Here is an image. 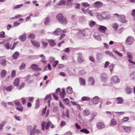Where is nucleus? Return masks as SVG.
Returning <instances> with one entry per match:
<instances>
[{"instance_id": "1", "label": "nucleus", "mask_w": 135, "mask_h": 135, "mask_svg": "<svg viewBox=\"0 0 135 135\" xmlns=\"http://www.w3.org/2000/svg\"><path fill=\"white\" fill-rule=\"evenodd\" d=\"M56 18L60 22L63 24H66L67 23V20L65 17H64L62 14H59L56 16Z\"/></svg>"}, {"instance_id": "2", "label": "nucleus", "mask_w": 135, "mask_h": 135, "mask_svg": "<svg viewBox=\"0 0 135 135\" xmlns=\"http://www.w3.org/2000/svg\"><path fill=\"white\" fill-rule=\"evenodd\" d=\"M101 17L104 19H108L110 18V16L109 13L103 12L101 15Z\"/></svg>"}, {"instance_id": "3", "label": "nucleus", "mask_w": 135, "mask_h": 135, "mask_svg": "<svg viewBox=\"0 0 135 135\" xmlns=\"http://www.w3.org/2000/svg\"><path fill=\"white\" fill-rule=\"evenodd\" d=\"M134 41V38L132 37L128 36L126 41V43L127 44L130 45L133 44Z\"/></svg>"}, {"instance_id": "4", "label": "nucleus", "mask_w": 135, "mask_h": 135, "mask_svg": "<svg viewBox=\"0 0 135 135\" xmlns=\"http://www.w3.org/2000/svg\"><path fill=\"white\" fill-rule=\"evenodd\" d=\"M99 27L98 28V30L102 33L105 32L107 30V28L105 26H104L98 25Z\"/></svg>"}, {"instance_id": "5", "label": "nucleus", "mask_w": 135, "mask_h": 135, "mask_svg": "<svg viewBox=\"0 0 135 135\" xmlns=\"http://www.w3.org/2000/svg\"><path fill=\"white\" fill-rule=\"evenodd\" d=\"M30 68L32 70H34L35 71L41 70V69L38 68V66L37 64H32Z\"/></svg>"}, {"instance_id": "6", "label": "nucleus", "mask_w": 135, "mask_h": 135, "mask_svg": "<svg viewBox=\"0 0 135 135\" xmlns=\"http://www.w3.org/2000/svg\"><path fill=\"white\" fill-rule=\"evenodd\" d=\"M112 81L113 83H116L120 82V80L117 76H114L112 78Z\"/></svg>"}, {"instance_id": "7", "label": "nucleus", "mask_w": 135, "mask_h": 135, "mask_svg": "<svg viewBox=\"0 0 135 135\" xmlns=\"http://www.w3.org/2000/svg\"><path fill=\"white\" fill-rule=\"evenodd\" d=\"M99 98L98 96H95L91 100L92 103L94 104H97L99 102Z\"/></svg>"}, {"instance_id": "8", "label": "nucleus", "mask_w": 135, "mask_h": 135, "mask_svg": "<svg viewBox=\"0 0 135 135\" xmlns=\"http://www.w3.org/2000/svg\"><path fill=\"white\" fill-rule=\"evenodd\" d=\"M97 128L99 129H102L104 127L105 125L102 122H98L96 125Z\"/></svg>"}, {"instance_id": "9", "label": "nucleus", "mask_w": 135, "mask_h": 135, "mask_svg": "<svg viewBox=\"0 0 135 135\" xmlns=\"http://www.w3.org/2000/svg\"><path fill=\"white\" fill-rule=\"evenodd\" d=\"M62 30L60 28H57L53 33V34L54 35H59L61 33Z\"/></svg>"}, {"instance_id": "10", "label": "nucleus", "mask_w": 135, "mask_h": 135, "mask_svg": "<svg viewBox=\"0 0 135 135\" xmlns=\"http://www.w3.org/2000/svg\"><path fill=\"white\" fill-rule=\"evenodd\" d=\"M78 60L79 62L80 63H82L84 61V58L83 57L82 54H79Z\"/></svg>"}, {"instance_id": "11", "label": "nucleus", "mask_w": 135, "mask_h": 135, "mask_svg": "<svg viewBox=\"0 0 135 135\" xmlns=\"http://www.w3.org/2000/svg\"><path fill=\"white\" fill-rule=\"evenodd\" d=\"M118 20L120 22L122 23L126 22L125 19V17L123 15H120V16L118 18Z\"/></svg>"}, {"instance_id": "12", "label": "nucleus", "mask_w": 135, "mask_h": 135, "mask_svg": "<svg viewBox=\"0 0 135 135\" xmlns=\"http://www.w3.org/2000/svg\"><path fill=\"white\" fill-rule=\"evenodd\" d=\"M102 4H103L101 2L99 1H97L94 3L93 6L96 8H98L101 7Z\"/></svg>"}, {"instance_id": "13", "label": "nucleus", "mask_w": 135, "mask_h": 135, "mask_svg": "<svg viewBox=\"0 0 135 135\" xmlns=\"http://www.w3.org/2000/svg\"><path fill=\"white\" fill-rule=\"evenodd\" d=\"M19 39L22 41H25L26 39V35L25 33H24L19 37Z\"/></svg>"}, {"instance_id": "14", "label": "nucleus", "mask_w": 135, "mask_h": 135, "mask_svg": "<svg viewBox=\"0 0 135 135\" xmlns=\"http://www.w3.org/2000/svg\"><path fill=\"white\" fill-rule=\"evenodd\" d=\"M96 115L97 113L96 112H94L91 114L89 116V122H90L92 121Z\"/></svg>"}, {"instance_id": "15", "label": "nucleus", "mask_w": 135, "mask_h": 135, "mask_svg": "<svg viewBox=\"0 0 135 135\" xmlns=\"http://www.w3.org/2000/svg\"><path fill=\"white\" fill-rule=\"evenodd\" d=\"M116 101L117 104H121L123 102V99L121 97H118L116 99Z\"/></svg>"}, {"instance_id": "16", "label": "nucleus", "mask_w": 135, "mask_h": 135, "mask_svg": "<svg viewBox=\"0 0 135 135\" xmlns=\"http://www.w3.org/2000/svg\"><path fill=\"white\" fill-rule=\"evenodd\" d=\"M20 80L19 78H17L15 80L13 83V85L16 86H18L20 84H19Z\"/></svg>"}, {"instance_id": "17", "label": "nucleus", "mask_w": 135, "mask_h": 135, "mask_svg": "<svg viewBox=\"0 0 135 135\" xmlns=\"http://www.w3.org/2000/svg\"><path fill=\"white\" fill-rule=\"evenodd\" d=\"M48 42L49 45L51 46H54L56 44V43H55V41L53 40H49Z\"/></svg>"}, {"instance_id": "18", "label": "nucleus", "mask_w": 135, "mask_h": 135, "mask_svg": "<svg viewBox=\"0 0 135 135\" xmlns=\"http://www.w3.org/2000/svg\"><path fill=\"white\" fill-rule=\"evenodd\" d=\"M123 128L125 131L127 133H129L130 132L131 129V127L125 126H123Z\"/></svg>"}, {"instance_id": "19", "label": "nucleus", "mask_w": 135, "mask_h": 135, "mask_svg": "<svg viewBox=\"0 0 135 135\" xmlns=\"http://www.w3.org/2000/svg\"><path fill=\"white\" fill-rule=\"evenodd\" d=\"M125 90L127 94H129L131 93L132 88H130L129 86H127L126 87Z\"/></svg>"}, {"instance_id": "20", "label": "nucleus", "mask_w": 135, "mask_h": 135, "mask_svg": "<svg viewBox=\"0 0 135 135\" xmlns=\"http://www.w3.org/2000/svg\"><path fill=\"white\" fill-rule=\"evenodd\" d=\"M7 60L6 59H3L0 60V64L3 66H5L6 65Z\"/></svg>"}, {"instance_id": "21", "label": "nucleus", "mask_w": 135, "mask_h": 135, "mask_svg": "<svg viewBox=\"0 0 135 135\" xmlns=\"http://www.w3.org/2000/svg\"><path fill=\"white\" fill-rule=\"evenodd\" d=\"M20 54L17 51L15 52L13 55V57L14 59H17L19 57Z\"/></svg>"}, {"instance_id": "22", "label": "nucleus", "mask_w": 135, "mask_h": 135, "mask_svg": "<svg viewBox=\"0 0 135 135\" xmlns=\"http://www.w3.org/2000/svg\"><path fill=\"white\" fill-rule=\"evenodd\" d=\"M117 120H115L113 118L111 119L110 126H115L117 124Z\"/></svg>"}, {"instance_id": "23", "label": "nucleus", "mask_w": 135, "mask_h": 135, "mask_svg": "<svg viewBox=\"0 0 135 135\" xmlns=\"http://www.w3.org/2000/svg\"><path fill=\"white\" fill-rule=\"evenodd\" d=\"M31 42L34 46H35L37 47H39L40 46V44L38 42L35 41H32V40H31Z\"/></svg>"}, {"instance_id": "24", "label": "nucleus", "mask_w": 135, "mask_h": 135, "mask_svg": "<svg viewBox=\"0 0 135 135\" xmlns=\"http://www.w3.org/2000/svg\"><path fill=\"white\" fill-rule=\"evenodd\" d=\"M12 88L13 86L11 85L7 87L6 86H5L4 88L7 91H9L12 90Z\"/></svg>"}, {"instance_id": "25", "label": "nucleus", "mask_w": 135, "mask_h": 135, "mask_svg": "<svg viewBox=\"0 0 135 135\" xmlns=\"http://www.w3.org/2000/svg\"><path fill=\"white\" fill-rule=\"evenodd\" d=\"M79 82L80 84L83 86H84L85 85V80L83 78H80L79 79Z\"/></svg>"}, {"instance_id": "26", "label": "nucleus", "mask_w": 135, "mask_h": 135, "mask_svg": "<svg viewBox=\"0 0 135 135\" xmlns=\"http://www.w3.org/2000/svg\"><path fill=\"white\" fill-rule=\"evenodd\" d=\"M7 73V71L5 70H2L1 73V77L2 78L6 76Z\"/></svg>"}, {"instance_id": "27", "label": "nucleus", "mask_w": 135, "mask_h": 135, "mask_svg": "<svg viewBox=\"0 0 135 135\" xmlns=\"http://www.w3.org/2000/svg\"><path fill=\"white\" fill-rule=\"evenodd\" d=\"M89 81L91 84V85H93L94 83V80L92 77H90L89 78Z\"/></svg>"}, {"instance_id": "28", "label": "nucleus", "mask_w": 135, "mask_h": 135, "mask_svg": "<svg viewBox=\"0 0 135 135\" xmlns=\"http://www.w3.org/2000/svg\"><path fill=\"white\" fill-rule=\"evenodd\" d=\"M66 3V1L64 0H61L58 3V5L59 6L65 5Z\"/></svg>"}, {"instance_id": "29", "label": "nucleus", "mask_w": 135, "mask_h": 135, "mask_svg": "<svg viewBox=\"0 0 135 135\" xmlns=\"http://www.w3.org/2000/svg\"><path fill=\"white\" fill-rule=\"evenodd\" d=\"M95 24L96 22L95 21L91 20L89 22V25L90 27H92L95 25Z\"/></svg>"}, {"instance_id": "30", "label": "nucleus", "mask_w": 135, "mask_h": 135, "mask_svg": "<svg viewBox=\"0 0 135 135\" xmlns=\"http://www.w3.org/2000/svg\"><path fill=\"white\" fill-rule=\"evenodd\" d=\"M118 25L116 23H114L113 24L112 28H114L115 31L118 29Z\"/></svg>"}, {"instance_id": "31", "label": "nucleus", "mask_w": 135, "mask_h": 135, "mask_svg": "<svg viewBox=\"0 0 135 135\" xmlns=\"http://www.w3.org/2000/svg\"><path fill=\"white\" fill-rule=\"evenodd\" d=\"M90 112L87 109H85L83 111V114L84 115L88 116L90 114Z\"/></svg>"}, {"instance_id": "32", "label": "nucleus", "mask_w": 135, "mask_h": 135, "mask_svg": "<svg viewBox=\"0 0 135 135\" xmlns=\"http://www.w3.org/2000/svg\"><path fill=\"white\" fill-rule=\"evenodd\" d=\"M61 97V98H63L65 97V93L64 89H62V91L61 92L60 94Z\"/></svg>"}, {"instance_id": "33", "label": "nucleus", "mask_w": 135, "mask_h": 135, "mask_svg": "<svg viewBox=\"0 0 135 135\" xmlns=\"http://www.w3.org/2000/svg\"><path fill=\"white\" fill-rule=\"evenodd\" d=\"M80 131L86 134H88L89 133V132L86 128L82 129L80 130Z\"/></svg>"}, {"instance_id": "34", "label": "nucleus", "mask_w": 135, "mask_h": 135, "mask_svg": "<svg viewBox=\"0 0 135 135\" xmlns=\"http://www.w3.org/2000/svg\"><path fill=\"white\" fill-rule=\"evenodd\" d=\"M50 18L49 17H47L45 19L44 23L45 25H46L48 24L50 21Z\"/></svg>"}, {"instance_id": "35", "label": "nucleus", "mask_w": 135, "mask_h": 135, "mask_svg": "<svg viewBox=\"0 0 135 135\" xmlns=\"http://www.w3.org/2000/svg\"><path fill=\"white\" fill-rule=\"evenodd\" d=\"M90 100V98L86 97L84 96L81 99V100L82 101H89Z\"/></svg>"}, {"instance_id": "36", "label": "nucleus", "mask_w": 135, "mask_h": 135, "mask_svg": "<svg viewBox=\"0 0 135 135\" xmlns=\"http://www.w3.org/2000/svg\"><path fill=\"white\" fill-rule=\"evenodd\" d=\"M28 38L30 39H34L35 38V36L34 34L31 33L28 36Z\"/></svg>"}, {"instance_id": "37", "label": "nucleus", "mask_w": 135, "mask_h": 135, "mask_svg": "<svg viewBox=\"0 0 135 135\" xmlns=\"http://www.w3.org/2000/svg\"><path fill=\"white\" fill-rule=\"evenodd\" d=\"M67 91L68 93L71 94L72 92V89L71 87H68L67 89Z\"/></svg>"}, {"instance_id": "38", "label": "nucleus", "mask_w": 135, "mask_h": 135, "mask_svg": "<svg viewBox=\"0 0 135 135\" xmlns=\"http://www.w3.org/2000/svg\"><path fill=\"white\" fill-rule=\"evenodd\" d=\"M52 123L50 121H48L46 124V129L48 130L49 128V127L51 124Z\"/></svg>"}, {"instance_id": "39", "label": "nucleus", "mask_w": 135, "mask_h": 135, "mask_svg": "<svg viewBox=\"0 0 135 135\" xmlns=\"http://www.w3.org/2000/svg\"><path fill=\"white\" fill-rule=\"evenodd\" d=\"M59 62V61L56 60L54 61L52 63V66L54 68H55L58 64Z\"/></svg>"}, {"instance_id": "40", "label": "nucleus", "mask_w": 135, "mask_h": 135, "mask_svg": "<svg viewBox=\"0 0 135 135\" xmlns=\"http://www.w3.org/2000/svg\"><path fill=\"white\" fill-rule=\"evenodd\" d=\"M63 101L66 105L69 104V103L70 102L69 100V99L68 98H66L65 99H64L63 100Z\"/></svg>"}, {"instance_id": "41", "label": "nucleus", "mask_w": 135, "mask_h": 135, "mask_svg": "<svg viewBox=\"0 0 135 135\" xmlns=\"http://www.w3.org/2000/svg\"><path fill=\"white\" fill-rule=\"evenodd\" d=\"M128 58L133 60V57L132 55V53L130 52H128L127 53Z\"/></svg>"}, {"instance_id": "42", "label": "nucleus", "mask_w": 135, "mask_h": 135, "mask_svg": "<svg viewBox=\"0 0 135 135\" xmlns=\"http://www.w3.org/2000/svg\"><path fill=\"white\" fill-rule=\"evenodd\" d=\"M5 37V33L4 32L2 31L0 32V38H4Z\"/></svg>"}, {"instance_id": "43", "label": "nucleus", "mask_w": 135, "mask_h": 135, "mask_svg": "<svg viewBox=\"0 0 135 135\" xmlns=\"http://www.w3.org/2000/svg\"><path fill=\"white\" fill-rule=\"evenodd\" d=\"M113 51L114 53L117 54L119 56L122 57L123 56L122 54L119 52L117 50H113Z\"/></svg>"}, {"instance_id": "44", "label": "nucleus", "mask_w": 135, "mask_h": 135, "mask_svg": "<svg viewBox=\"0 0 135 135\" xmlns=\"http://www.w3.org/2000/svg\"><path fill=\"white\" fill-rule=\"evenodd\" d=\"M6 123V121H3L2 123L0 124V130L2 129V127H3L5 123Z\"/></svg>"}, {"instance_id": "45", "label": "nucleus", "mask_w": 135, "mask_h": 135, "mask_svg": "<svg viewBox=\"0 0 135 135\" xmlns=\"http://www.w3.org/2000/svg\"><path fill=\"white\" fill-rule=\"evenodd\" d=\"M25 66L26 65L25 64L23 63L21 64V65L20 66L19 68V69L20 70H22L25 68Z\"/></svg>"}, {"instance_id": "46", "label": "nucleus", "mask_w": 135, "mask_h": 135, "mask_svg": "<svg viewBox=\"0 0 135 135\" xmlns=\"http://www.w3.org/2000/svg\"><path fill=\"white\" fill-rule=\"evenodd\" d=\"M11 45H10L9 44L8 42H6L4 44V46L7 49H9Z\"/></svg>"}, {"instance_id": "47", "label": "nucleus", "mask_w": 135, "mask_h": 135, "mask_svg": "<svg viewBox=\"0 0 135 135\" xmlns=\"http://www.w3.org/2000/svg\"><path fill=\"white\" fill-rule=\"evenodd\" d=\"M16 75V71L15 70H13L11 73V77L12 78H14L15 76Z\"/></svg>"}, {"instance_id": "48", "label": "nucleus", "mask_w": 135, "mask_h": 135, "mask_svg": "<svg viewBox=\"0 0 135 135\" xmlns=\"http://www.w3.org/2000/svg\"><path fill=\"white\" fill-rule=\"evenodd\" d=\"M40 106L39 101L38 100H37L36 102V105L35 106V108H37Z\"/></svg>"}, {"instance_id": "49", "label": "nucleus", "mask_w": 135, "mask_h": 135, "mask_svg": "<svg viewBox=\"0 0 135 135\" xmlns=\"http://www.w3.org/2000/svg\"><path fill=\"white\" fill-rule=\"evenodd\" d=\"M41 42L43 44V47L44 48L46 47L48 45V43L46 42H44V41H41Z\"/></svg>"}, {"instance_id": "50", "label": "nucleus", "mask_w": 135, "mask_h": 135, "mask_svg": "<svg viewBox=\"0 0 135 135\" xmlns=\"http://www.w3.org/2000/svg\"><path fill=\"white\" fill-rule=\"evenodd\" d=\"M86 12H88L91 16H93V11L92 10H89L88 9L86 10Z\"/></svg>"}, {"instance_id": "51", "label": "nucleus", "mask_w": 135, "mask_h": 135, "mask_svg": "<svg viewBox=\"0 0 135 135\" xmlns=\"http://www.w3.org/2000/svg\"><path fill=\"white\" fill-rule=\"evenodd\" d=\"M59 109L57 107H55L53 110V112L55 113H57V112H58Z\"/></svg>"}, {"instance_id": "52", "label": "nucleus", "mask_w": 135, "mask_h": 135, "mask_svg": "<svg viewBox=\"0 0 135 135\" xmlns=\"http://www.w3.org/2000/svg\"><path fill=\"white\" fill-rule=\"evenodd\" d=\"M85 73L84 70H82L80 71L79 72V74L80 75H83L85 74Z\"/></svg>"}, {"instance_id": "53", "label": "nucleus", "mask_w": 135, "mask_h": 135, "mask_svg": "<svg viewBox=\"0 0 135 135\" xmlns=\"http://www.w3.org/2000/svg\"><path fill=\"white\" fill-rule=\"evenodd\" d=\"M16 109L17 110L20 112H22L23 110V108L22 105L19 107H16Z\"/></svg>"}, {"instance_id": "54", "label": "nucleus", "mask_w": 135, "mask_h": 135, "mask_svg": "<svg viewBox=\"0 0 135 135\" xmlns=\"http://www.w3.org/2000/svg\"><path fill=\"white\" fill-rule=\"evenodd\" d=\"M45 124H46V122H42V123L41 124V126L42 127V129L43 131H44L45 130Z\"/></svg>"}, {"instance_id": "55", "label": "nucleus", "mask_w": 135, "mask_h": 135, "mask_svg": "<svg viewBox=\"0 0 135 135\" xmlns=\"http://www.w3.org/2000/svg\"><path fill=\"white\" fill-rule=\"evenodd\" d=\"M129 118L127 117H124L122 120V122H126L128 120Z\"/></svg>"}, {"instance_id": "56", "label": "nucleus", "mask_w": 135, "mask_h": 135, "mask_svg": "<svg viewBox=\"0 0 135 135\" xmlns=\"http://www.w3.org/2000/svg\"><path fill=\"white\" fill-rule=\"evenodd\" d=\"M51 99V95L50 94L47 95L45 98V100H47L49 99Z\"/></svg>"}, {"instance_id": "57", "label": "nucleus", "mask_w": 135, "mask_h": 135, "mask_svg": "<svg viewBox=\"0 0 135 135\" xmlns=\"http://www.w3.org/2000/svg\"><path fill=\"white\" fill-rule=\"evenodd\" d=\"M101 78L103 80H105L107 79L106 75L104 74H103L101 75Z\"/></svg>"}, {"instance_id": "58", "label": "nucleus", "mask_w": 135, "mask_h": 135, "mask_svg": "<svg viewBox=\"0 0 135 135\" xmlns=\"http://www.w3.org/2000/svg\"><path fill=\"white\" fill-rule=\"evenodd\" d=\"M82 5L84 7H87L89 6V4L87 3L84 2L82 3Z\"/></svg>"}, {"instance_id": "59", "label": "nucleus", "mask_w": 135, "mask_h": 135, "mask_svg": "<svg viewBox=\"0 0 135 135\" xmlns=\"http://www.w3.org/2000/svg\"><path fill=\"white\" fill-rule=\"evenodd\" d=\"M23 6V5L22 4H21L19 5H18L14 7L13 8L14 9H18V8H21V7H22Z\"/></svg>"}, {"instance_id": "60", "label": "nucleus", "mask_w": 135, "mask_h": 135, "mask_svg": "<svg viewBox=\"0 0 135 135\" xmlns=\"http://www.w3.org/2000/svg\"><path fill=\"white\" fill-rule=\"evenodd\" d=\"M47 109V106H46L44 108V109L42 110V115L45 114L46 110Z\"/></svg>"}, {"instance_id": "61", "label": "nucleus", "mask_w": 135, "mask_h": 135, "mask_svg": "<svg viewBox=\"0 0 135 135\" xmlns=\"http://www.w3.org/2000/svg\"><path fill=\"white\" fill-rule=\"evenodd\" d=\"M22 17V16L21 15H16L14 17H13L12 19H14L15 18H19L21 17Z\"/></svg>"}, {"instance_id": "62", "label": "nucleus", "mask_w": 135, "mask_h": 135, "mask_svg": "<svg viewBox=\"0 0 135 135\" xmlns=\"http://www.w3.org/2000/svg\"><path fill=\"white\" fill-rule=\"evenodd\" d=\"M114 67V65L113 64H111L109 66V69L110 70L111 72H112Z\"/></svg>"}, {"instance_id": "63", "label": "nucleus", "mask_w": 135, "mask_h": 135, "mask_svg": "<svg viewBox=\"0 0 135 135\" xmlns=\"http://www.w3.org/2000/svg\"><path fill=\"white\" fill-rule=\"evenodd\" d=\"M15 104L17 106V107H19L21 105V103L19 102H17L15 103Z\"/></svg>"}, {"instance_id": "64", "label": "nucleus", "mask_w": 135, "mask_h": 135, "mask_svg": "<svg viewBox=\"0 0 135 135\" xmlns=\"http://www.w3.org/2000/svg\"><path fill=\"white\" fill-rule=\"evenodd\" d=\"M52 95L55 99L56 100H58V98L56 95L54 93H53Z\"/></svg>"}]
</instances>
